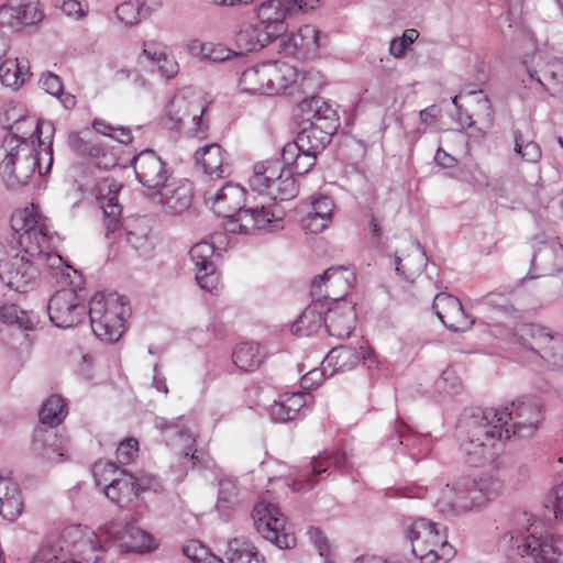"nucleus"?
I'll use <instances>...</instances> for the list:
<instances>
[{
	"label": "nucleus",
	"mask_w": 563,
	"mask_h": 563,
	"mask_svg": "<svg viewBox=\"0 0 563 563\" xmlns=\"http://www.w3.org/2000/svg\"><path fill=\"white\" fill-rule=\"evenodd\" d=\"M543 419V405L533 397L518 398L504 408L479 410L459 427L460 452L465 463L483 466L497 457L511 434L522 439L533 437Z\"/></svg>",
	"instance_id": "1"
},
{
	"label": "nucleus",
	"mask_w": 563,
	"mask_h": 563,
	"mask_svg": "<svg viewBox=\"0 0 563 563\" xmlns=\"http://www.w3.org/2000/svg\"><path fill=\"white\" fill-rule=\"evenodd\" d=\"M8 130L2 139L0 162L2 176H45L53 165L52 139L54 124L20 115L12 124L3 123Z\"/></svg>",
	"instance_id": "2"
},
{
	"label": "nucleus",
	"mask_w": 563,
	"mask_h": 563,
	"mask_svg": "<svg viewBox=\"0 0 563 563\" xmlns=\"http://www.w3.org/2000/svg\"><path fill=\"white\" fill-rule=\"evenodd\" d=\"M249 192L241 185L227 181L214 192L206 194L216 213L228 218L227 230L234 234L261 235L284 229L286 212L283 208L269 210L265 205L245 208Z\"/></svg>",
	"instance_id": "3"
},
{
	"label": "nucleus",
	"mask_w": 563,
	"mask_h": 563,
	"mask_svg": "<svg viewBox=\"0 0 563 563\" xmlns=\"http://www.w3.org/2000/svg\"><path fill=\"white\" fill-rule=\"evenodd\" d=\"M500 547L514 550L521 558L529 556L536 563H563V538L544 532L541 522L527 511L512 514Z\"/></svg>",
	"instance_id": "4"
},
{
	"label": "nucleus",
	"mask_w": 563,
	"mask_h": 563,
	"mask_svg": "<svg viewBox=\"0 0 563 563\" xmlns=\"http://www.w3.org/2000/svg\"><path fill=\"white\" fill-rule=\"evenodd\" d=\"M317 76L318 71L299 74L287 63L265 62L246 68L239 78L238 87L241 92L273 96L284 92L299 79L300 85L306 86V81Z\"/></svg>",
	"instance_id": "5"
},
{
	"label": "nucleus",
	"mask_w": 563,
	"mask_h": 563,
	"mask_svg": "<svg viewBox=\"0 0 563 563\" xmlns=\"http://www.w3.org/2000/svg\"><path fill=\"white\" fill-rule=\"evenodd\" d=\"M103 527L99 532H95L80 525L69 526L55 537L47 538L42 545H53L54 551L51 558L60 559L65 552L71 559L80 563H99L107 553V548L111 541L102 533Z\"/></svg>",
	"instance_id": "6"
},
{
	"label": "nucleus",
	"mask_w": 563,
	"mask_h": 563,
	"mask_svg": "<svg viewBox=\"0 0 563 563\" xmlns=\"http://www.w3.org/2000/svg\"><path fill=\"white\" fill-rule=\"evenodd\" d=\"M510 341L529 363L563 367V333L550 334L534 324H521L515 329Z\"/></svg>",
	"instance_id": "7"
},
{
	"label": "nucleus",
	"mask_w": 563,
	"mask_h": 563,
	"mask_svg": "<svg viewBox=\"0 0 563 563\" xmlns=\"http://www.w3.org/2000/svg\"><path fill=\"white\" fill-rule=\"evenodd\" d=\"M10 224L16 235V246L23 249L30 256L47 255L52 264L63 262L59 255H52L48 252L53 233L48 220L42 214L38 206L31 203L30 207L15 210L11 216Z\"/></svg>",
	"instance_id": "8"
},
{
	"label": "nucleus",
	"mask_w": 563,
	"mask_h": 563,
	"mask_svg": "<svg viewBox=\"0 0 563 563\" xmlns=\"http://www.w3.org/2000/svg\"><path fill=\"white\" fill-rule=\"evenodd\" d=\"M130 308L124 298L117 294L97 292L89 301L91 330L106 342L118 341L124 332L125 317Z\"/></svg>",
	"instance_id": "9"
},
{
	"label": "nucleus",
	"mask_w": 563,
	"mask_h": 563,
	"mask_svg": "<svg viewBox=\"0 0 563 563\" xmlns=\"http://www.w3.org/2000/svg\"><path fill=\"white\" fill-rule=\"evenodd\" d=\"M407 537L412 554L421 563H446L454 555V548L448 543L444 529L426 518H417L407 527Z\"/></svg>",
	"instance_id": "10"
},
{
	"label": "nucleus",
	"mask_w": 563,
	"mask_h": 563,
	"mask_svg": "<svg viewBox=\"0 0 563 563\" xmlns=\"http://www.w3.org/2000/svg\"><path fill=\"white\" fill-rule=\"evenodd\" d=\"M35 257L15 244L0 240V279L9 288L25 292L34 286L38 274L34 264Z\"/></svg>",
	"instance_id": "11"
},
{
	"label": "nucleus",
	"mask_w": 563,
	"mask_h": 563,
	"mask_svg": "<svg viewBox=\"0 0 563 563\" xmlns=\"http://www.w3.org/2000/svg\"><path fill=\"white\" fill-rule=\"evenodd\" d=\"M207 106L200 96L189 90H183L176 93L169 101L165 117L164 125L168 130L179 131L187 119H190V131L198 139H203L209 130L206 120Z\"/></svg>",
	"instance_id": "12"
},
{
	"label": "nucleus",
	"mask_w": 563,
	"mask_h": 563,
	"mask_svg": "<svg viewBox=\"0 0 563 563\" xmlns=\"http://www.w3.org/2000/svg\"><path fill=\"white\" fill-rule=\"evenodd\" d=\"M150 198L158 201L170 212L181 213L192 200V187L187 178H137Z\"/></svg>",
	"instance_id": "13"
},
{
	"label": "nucleus",
	"mask_w": 563,
	"mask_h": 563,
	"mask_svg": "<svg viewBox=\"0 0 563 563\" xmlns=\"http://www.w3.org/2000/svg\"><path fill=\"white\" fill-rule=\"evenodd\" d=\"M252 518L256 532L279 549H291L296 537L286 528V518L279 508L264 500L253 507Z\"/></svg>",
	"instance_id": "14"
},
{
	"label": "nucleus",
	"mask_w": 563,
	"mask_h": 563,
	"mask_svg": "<svg viewBox=\"0 0 563 563\" xmlns=\"http://www.w3.org/2000/svg\"><path fill=\"white\" fill-rule=\"evenodd\" d=\"M349 465L346 452L324 451L296 470L290 487L299 493L308 492L323 478L322 475L328 470L333 467L339 472H344Z\"/></svg>",
	"instance_id": "15"
},
{
	"label": "nucleus",
	"mask_w": 563,
	"mask_h": 563,
	"mask_svg": "<svg viewBox=\"0 0 563 563\" xmlns=\"http://www.w3.org/2000/svg\"><path fill=\"white\" fill-rule=\"evenodd\" d=\"M475 501L473 478L460 476L437 488L434 507L443 515L457 516L476 509Z\"/></svg>",
	"instance_id": "16"
},
{
	"label": "nucleus",
	"mask_w": 563,
	"mask_h": 563,
	"mask_svg": "<svg viewBox=\"0 0 563 563\" xmlns=\"http://www.w3.org/2000/svg\"><path fill=\"white\" fill-rule=\"evenodd\" d=\"M320 0H268L258 8L260 24L277 38L285 31V19L297 13H307L319 7Z\"/></svg>",
	"instance_id": "17"
},
{
	"label": "nucleus",
	"mask_w": 563,
	"mask_h": 563,
	"mask_svg": "<svg viewBox=\"0 0 563 563\" xmlns=\"http://www.w3.org/2000/svg\"><path fill=\"white\" fill-rule=\"evenodd\" d=\"M102 533L123 552L145 553L158 547L156 539L147 531L136 526L135 521L124 525L110 522L103 526Z\"/></svg>",
	"instance_id": "18"
},
{
	"label": "nucleus",
	"mask_w": 563,
	"mask_h": 563,
	"mask_svg": "<svg viewBox=\"0 0 563 563\" xmlns=\"http://www.w3.org/2000/svg\"><path fill=\"white\" fill-rule=\"evenodd\" d=\"M527 74L550 96L558 97L563 91V66L545 52H536L530 60H523Z\"/></svg>",
	"instance_id": "19"
},
{
	"label": "nucleus",
	"mask_w": 563,
	"mask_h": 563,
	"mask_svg": "<svg viewBox=\"0 0 563 563\" xmlns=\"http://www.w3.org/2000/svg\"><path fill=\"white\" fill-rule=\"evenodd\" d=\"M356 280L353 268L346 266L330 267L318 275L311 283V295L321 297L323 301L341 302Z\"/></svg>",
	"instance_id": "20"
},
{
	"label": "nucleus",
	"mask_w": 563,
	"mask_h": 563,
	"mask_svg": "<svg viewBox=\"0 0 563 563\" xmlns=\"http://www.w3.org/2000/svg\"><path fill=\"white\" fill-rule=\"evenodd\" d=\"M48 317L53 324L67 329L81 322L86 316V307L73 289H60L49 299Z\"/></svg>",
	"instance_id": "21"
},
{
	"label": "nucleus",
	"mask_w": 563,
	"mask_h": 563,
	"mask_svg": "<svg viewBox=\"0 0 563 563\" xmlns=\"http://www.w3.org/2000/svg\"><path fill=\"white\" fill-rule=\"evenodd\" d=\"M251 192L269 210L282 208L280 202L291 200L299 192L297 178H250Z\"/></svg>",
	"instance_id": "22"
},
{
	"label": "nucleus",
	"mask_w": 563,
	"mask_h": 563,
	"mask_svg": "<svg viewBox=\"0 0 563 563\" xmlns=\"http://www.w3.org/2000/svg\"><path fill=\"white\" fill-rule=\"evenodd\" d=\"M155 427L161 431L167 445L180 448L191 460L196 457L195 443L198 432L191 418L180 416L170 421L159 418Z\"/></svg>",
	"instance_id": "23"
},
{
	"label": "nucleus",
	"mask_w": 563,
	"mask_h": 563,
	"mask_svg": "<svg viewBox=\"0 0 563 563\" xmlns=\"http://www.w3.org/2000/svg\"><path fill=\"white\" fill-rule=\"evenodd\" d=\"M31 450L36 459L58 464L69 460L70 442L68 438L52 429L37 428L33 434Z\"/></svg>",
	"instance_id": "24"
},
{
	"label": "nucleus",
	"mask_w": 563,
	"mask_h": 563,
	"mask_svg": "<svg viewBox=\"0 0 563 563\" xmlns=\"http://www.w3.org/2000/svg\"><path fill=\"white\" fill-rule=\"evenodd\" d=\"M93 184H87L89 186V195L100 201L103 210L107 236L109 231H114L117 228V221L121 217L122 207L118 202V194L122 189L123 185L115 178H90Z\"/></svg>",
	"instance_id": "25"
},
{
	"label": "nucleus",
	"mask_w": 563,
	"mask_h": 563,
	"mask_svg": "<svg viewBox=\"0 0 563 563\" xmlns=\"http://www.w3.org/2000/svg\"><path fill=\"white\" fill-rule=\"evenodd\" d=\"M117 231L120 232L119 236L123 238L139 256L151 257L154 244L150 238L151 227L145 217L128 218L121 227H119L118 220L115 230H110L109 234Z\"/></svg>",
	"instance_id": "26"
},
{
	"label": "nucleus",
	"mask_w": 563,
	"mask_h": 563,
	"mask_svg": "<svg viewBox=\"0 0 563 563\" xmlns=\"http://www.w3.org/2000/svg\"><path fill=\"white\" fill-rule=\"evenodd\" d=\"M432 310L445 328L455 332L464 331L473 323V320L465 313L461 301L446 292L435 295Z\"/></svg>",
	"instance_id": "27"
},
{
	"label": "nucleus",
	"mask_w": 563,
	"mask_h": 563,
	"mask_svg": "<svg viewBox=\"0 0 563 563\" xmlns=\"http://www.w3.org/2000/svg\"><path fill=\"white\" fill-rule=\"evenodd\" d=\"M391 448L400 446L404 454L413 461H419L428 455L431 450L430 440L420 433H416L402 420H397L391 435L387 439Z\"/></svg>",
	"instance_id": "28"
},
{
	"label": "nucleus",
	"mask_w": 563,
	"mask_h": 563,
	"mask_svg": "<svg viewBox=\"0 0 563 563\" xmlns=\"http://www.w3.org/2000/svg\"><path fill=\"white\" fill-rule=\"evenodd\" d=\"M312 395L305 391L280 395L269 407L275 422H288L305 416L311 408Z\"/></svg>",
	"instance_id": "29"
},
{
	"label": "nucleus",
	"mask_w": 563,
	"mask_h": 563,
	"mask_svg": "<svg viewBox=\"0 0 563 563\" xmlns=\"http://www.w3.org/2000/svg\"><path fill=\"white\" fill-rule=\"evenodd\" d=\"M371 353L372 351L364 340H361L356 346L339 345L327 354L322 366L324 369L331 367V374L335 372H346L354 368L362 360L366 361Z\"/></svg>",
	"instance_id": "30"
},
{
	"label": "nucleus",
	"mask_w": 563,
	"mask_h": 563,
	"mask_svg": "<svg viewBox=\"0 0 563 563\" xmlns=\"http://www.w3.org/2000/svg\"><path fill=\"white\" fill-rule=\"evenodd\" d=\"M44 14L34 2L8 0L0 7V22L14 29L36 24Z\"/></svg>",
	"instance_id": "31"
},
{
	"label": "nucleus",
	"mask_w": 563,
	"mask_h": 563,
	"mask_svg": "<svg viewBox=\"0 0 563 563\" xmlns=\"http://www.w3.org/2000/svg\"><path fill=\"white\" fill-rule=\"evenodd\" d=\"M298 108L307 121L335 133L339 126V115L329 102L320 97H311L303 99Z\"/></svg>",
	"instance_id": "32"
},
{
	"label": "nucleus",
	"mask_w": 563,
	"mask_h": 563,
	"mask_svg": "<svg viewBox=\"0 0 563 563\" xmlns=\"http://www.w3.org/2000/svg\"><path fill=\"white\" fill-rule=\"evenodd\" d=\"M356 313L350 303L335 302L333 307H327L325 330L334 338L344 340L349 338L355 328Z\"/></svg>",
	"instance_id": "33"
},
{
	"label": "nucleus",
	"mask_w": 563,
	"mask_h": 563,
	"mask_svg": "<svg viewBox=\"0 0 563 563\" xmlns=\"http://www.w3.org/2000/svg\"><path fill=\"white\" fill-rule=\"evenodd\" d=\"M328 302L317 298L302 311L291 324V332L299 336H309L325 327Z\"/></svg>",
	"instance_id": "34"
},
{
	"label": "nucleus",
	"mask_w": 563,
	"mask_h": 563,
	"mask_svg": "<svg viewBox=\"0 0 563 563\" xmlns=\"http://www.w3.org/2000/svg\"><path fill=\"white\" fill-rule=\"evenodd\" d=\"M319 31L312 25H303L296 33L283 40L282 46L287 54H300L303 57L314 55L320 47Z\"/></svg>",
	"instance_id": "35"
},
{
	"label": "nucleus",
	"mask_w": 563,
	"mask_h": 563,
	"mask_svg": "<svg viewBox=\"0 0 563 563\" xmlns=\"http://www.w3.org/2000/svg\"><path fill=\"white\" fill-rule=\"evenodd\" d=\"M317 163V155L303 153L296 144L287 143L282 152L279 176H305Z\"/></svg>",
	"instance_id": "36"
},
{
	"label": "nucleus",
	"mask_w": 563,
	"mask_h": 563,
	"mask_svg": "<svg viewBox=\"0 0 563 563\" xmlns=\"http://www.w3.org/2000/svg\"><path fill=\"white\" fill-rule=\"evenodd\" d=\"M142 489H144V487L137 479L123 471L120 477L107 484L104 494L118 506L128 507L139 496V492Z\"/></svg>",
	"instance_id": "37"
},
{
	"label": "nucleus",
	"mask_w": 563,
	"mask_h": 563,
	"mask_svg": "<svg viewBox=\"0 0 563 563\" xmlns=\"http://www.w3.org/2000/svg\"><path fill=\"white\" fill-rule=\"evenodd\" d=\"M275 37L269 34L260 23H242L238 26L234 35L236 46L244 52H254L262 49Z\"/></svg>",
	"instance_id": "38"
},
{
	"label": "nucleus",
	"mask_w": 563,
	"mask_h": 563,
	"mask_svg": "<svg viewBox=\"0 0 563 563\" xmlns=\"http://www.w3.org/2000/svg\"><path fill=\"white\" fill-rule=\"evenodd\" d=\"M142 55L155 65L159 75L166 79L174 78L179 71V65L175 56L159 43L145 42Z\"/></svg>",
	"instance_id": "39"
},
{
	"label": "nucleus",
	"mask_w": 563,
	"mask_h": 563,
	"mask_svg": "<svg viewBox=\"0 0 563 563\" xmlns=\"http://www.w3.org/2000/svg\"><path fill=\"white\" fill-rule=\"evenodd\" d=\"M333 134L314 123H309L308 126L298 132L295 141L289 144H296L301 152L312 153L318 156L330 143Z\"/></svg>",
	"instance_id": "40"
},
{
	"label": "nucleus",
	"mask_w": 563,
	"mask_h": 563,
	"mask_svg": "<svg viewBox=\"0 0 563 563\" xmlns=\"http://www.w3.org/2000/svg\"><path fill=\"white\" fill-rule=\"evenodd\" d=\"M21 490L9 478L0 476V515L9 521H15L23 512Z\"/></svg>",
	"instance_id": "41"
},
{
	"label": "nucleus",
	"mask_w": 563,
	"mask_h": 563,
	"mask_svg": "<svg viewBox=\"0 0 563 563\" xmlns=\"http://www.w3.org/2000/svg\"><path fill=\"white\" fill-rule=\"evenodd\" d=\"M196 162L201 166L205 174H217V176H221L224 173L228 175L231 174V169L227 163V153L217 143L199 148L196 152Z\"/></svg>",
	"instance_id": "42"
},
{
	"label": "nucleus",
	"mask_w": 563,
	"mask_h": 563,
	"mask_svg": "<svg viewBox=\"0 0 563 563\" xmlns=\"http://www.w3.org/2000/svg\"><path fill=\"white\" fill-rule=\"evenodd\" d=\"M31 75L27 60L8 58L0 64V81L13 90L20 88Z\"/></svg>",
	"instance_id": "43"
},
{
	"label": "nucleus",
	"mask_w": 563,
	"mask_h": 563,
	"mask_svg": "<svg viewBox=\"0 0 563 563\" xmlns=\"http://www.w3.org/2000/svg\"><path fill=\"white\" fill-rule=\"evenodd\" d=\"M0 321L20 330H32L38 323V316L31 310H23L15 303L0 306Z\"/></svg>",
	"instance_id": "44"
},
{
	"label": "nucleus",
	"mask_w": 563,
	"mask_h": 563,
	"mask_svg": "<svg viewBox=\"0 0 563 563\" xmlns=\"http://www.w3.org/2000/svg\"><path fill=\"white\" fill-rule=\"evenodd\" d=\"M135 176H163L167 173L165 163L153 150H145L132 161Z\"/></svg>",
	"instance_id": "45"
},
{
	"label": "nucleus",
	"mask_w": 563,
	"mask_h": 563,
	"mask_svg": "<svg viewBox=\"0 0 563 563\" xmlns=\"http://www.w3.org/2000/svg\"><path fill=\"white\" fill-rule=\"evenodd\" d=\"M234 364L244 372L256 369L264 360L258 344L241 343L232 353Z\"/></svg>",
	"instance_id": "46"
},
{
	"label": "nucleus",
	"mask_w": 563,
	"mask_h": 563,
	"mask_svg": "<svg viewBox=\"0 0 563 563\" xmlns=\"http://www.w3.org/2000/svg\"><path fill=\"white\" fill-rule=\"evenodd\" d=\"M238 503L239 492L235 482L231 478L219 479L216 508L224 520L230 518L231 510Z\"/></svg>",
	"instance_id": "47"
},
{
	"label": "nucleus",
	"mask_w": 563,
	"mask_h": 563,
	"mask_svg": "<svg viewBox=\"0 0 563 563\" xmlns=\"http://www.w3.org/2000/svg\"><path fill=\"white\" fill-rule=\"evenodd\" d=\"M394 265L397 275L405 280H413V278L422 272L426 265V256L424 253L416 250L405 257L396 255L394 257Z\"/></svg>",
	"instance_id": "48"
},
{
	"label": "nucleus",
	"mask_w": 563,
	"mask_h": 563,
	"mask_svg": "<svg viewBox=\"0 0 563 563\" xmlns=\"http://www.w3.org/2000/svg\"><path fill=\"white\" fill-rule=\"evenodd\" d=\"M117 18L125 25H134L140 21L147 19L152 9L144 2L126 1L117 7Z\"/></svg>",
	"instance_id": "49"
},
{
	"label": "nucleus",
	"mask_w": 563,
	"mask_h": 563,
	"mask_svg": "<svg viewBox=\"0 0 563 563\" xmlns=\"http://www.w3.org/2000/svg\"><path fill=\"white\" fill-rule=\"evenodd\" d=\"M66 405L62 397L57 395L49 396L42 405L40 420L43 424L49 427L58 426L66 417Z\"/></svg>",
	"instance_id": "50"
},
{
	"label": "nucleus",
	"mask_w": 563,
	"mask_h": 563,
	"mask_svg": "<svg viewBox=\"0 0 563 563\" xmlns=\"http://www.w3.org/2000/svg\"><path fill=\"white\" fill-rule=\"evenodd\" d=\"M38 85L45 92L56 97L66 109H73L76 106L75 96L63 91L62 80L56 74H44Z\"/></svg>",
	"instance_id": "51"
},
{
	"label": "nucleus",
	"mask_w": 563,
	"mask_h": 563,
	"mask_svg": "<svg viewBox=\"0 0 563 563\" xmlns=\"http://www.w3.org/2000/svg\"><path fill=\"white\" fill-rule=\"evenodd\" d=\"M258 553L257 549L244 537L233 538L228 542L225 558L229 563H246Z\"/></svg>",
	"instance_id": "52"
},
{
	"label": "nucleus",
	"mask_w": 563,
	"mask_h": 563,
	"mask_svg": "<svg viewBox=\"0 0 563 563\" xmlns=\"http://www.w3.org/2000/svg\"><path fill=\"white\" fill-rule=\"evenodd\" d=\"M500 488V482L493 477H482L478 481L473 479V494L476 497V509L483 507L488 500L496 498Z\"/></svg>",
	"instance_id": "53"
},
{
	"label": "nucleus",
	"mask_w": 563,
	"mask_h": 563,
	"mask_svg": "<svg viewBox=\"0 0 563 563\" xmlns=\"http://www.w3.org/2000/svg\"><path fill=\"white\" fill-rule=\"evenodd\" d=\"M515 153L528 163H537L541 158V148L538 143L527 139L520 130H514Z\"/></svg>",
	"instance_id": "54"
},
{
	"label": "nucleus",
	"mask_w": 563,
	"mask_h": 563,
	"mask_svg": "<svg viewBox=\"0 0 563 563\" xmlns=\"http://www.w3.org/2000/svg\"><path fill=\"white\" fill-rule=\"evenodd\" d=\"M214 255V245L208 241H200L196 243L189 251V256L195 265V271L206 267L214 266L212 261Z\"/></svg>",
	"instance_id": "55"
},
{
	"label": "nucleus",
	"mask_w": 563,
	"mask_h": 563,
	"mask_svg": "<svg viewBox=\"0 0 563 563\" xmlns=\"http://www.w3.org/2000/svg\"><path fill=\"white\" fill-rule=\"evenodd\" d=\"M121 472H123V470H120L112 462L99 461L95 463L92 467L96 485L102 487L103 492H106L107 484L112 483L113 479L120 477Z\"/></svg>",
	"instance_id": "56"
},
{
	"label": "nucleus",
	"mask_w": 563,
	"mask_h": 563,
	"mask_svg": "<svg viewBox=\"0 0 563 563\" xmlns=\"http://www.w3.org/2000/svg\"><path fill=\"white\" fill-rule=\"evenodd\" d=\"M429 487L416 483L406 484L397 487H389L386 489V496L389 498L405 497V498H426L429 495Z\"/></svg>",
	"instance_id": "57"
},
{
	"label": "nucleus",
	"mask_w": 563,
	"mask_h": 563,
	"mask_svg": "<svg viewBox=\"0 0 563 563\" xmlns=\"http://www.w3.org/2000/svg\"><path fill=\"white\" fill-rule=\"evenodd\" d=\"M68 145L73 151L81 155L99 157L102 153V146L85 140L78 133H71L68 136Z\"/></svg>",
	"instance_id": "58"
},
{
	"label": "nucleus",
	"mask_w": 563,
	"mask_h": 563,
	"mask_svg": "<svg viewBox=\"0 0 563 563\" xmlns=\"http://www.w3.org/2000/svg\"><path fill=\"white\" fill-rule=\"evenodd\" d=\"M196 280L198 285L211 294H216L220 286V276L216 269V266L210 268H202L196 271Z\"/></svg>",
	"instance_id": "59"
},
{
	"label": "nucleus",
	"mask_w": 563,
	"mask_h": 563,
	"mask_svg": "<svg viewBox=\"0 0 563 563\" xmlns=\"http://www.w3.org/2000/svg\"><path fill=\"white\" fill-rule=\"evenodd\" d=\"M418 33L416 30H406L401 37L393 38L389 45V52L395 57H401L409 45L417 38Z\"/></svg>",
	"instance_id": "60"
},
{
	"label": "nucleus",
	"mask_w": 563,
	"mask_h": 563,
	"mask_svg": "<svg viewBox=\"0 0 563 563\" xmlns=\"http://www.w3.org/2000/svg\"><path fill=\"white\" fill-rule=\"evenodd\" d=\"M137 440L130 438L119 443L115 456L119 463L125 465L129 464L137 455Z\"/></svg>",
	"instance_id": "61"
},
{
	"label": "nucleus",
	"mask_w": 563,
	"mask_h": 563,
	"mask_svg": "<svg viewBox=\"0 0 563 563\" xmlns=\"http://www.w3.org/2000/svg\"><path fill=\"white\" fill-rule=\"evenodd\" d=\"M53 4L60 9L65 15L75 20L86 16L88 12L78 0H53Z\"/></svg>",
	"instance_id": "62"
},
{
	"label": "nucleus",
	"mask_w": 563,
	"mask_h": 563,
	"mask_svg": "<svg viewBox=\"0 0 563 563\" xmlns=\"http://www.w3.org/2000/svg\"><path fill=\"white\" fill-rule=\"evenodd\" d=\"M311 209L312 213L317 214L318 217L327 218V221L331 222L334 211V203L331 198L327 196L312 198Z\"/></svg>",
	"instance_id": "63"
},
{
	"label": "nucleus",
	"mask_w": 563,
	"mask_h": 563,
	"mask_svg": "<svg viewBox=\"0 0 563 563\" xmlns=\"http://www.w3.org/2000/svg\"><path fill=\"white\" fill-rule=\"evenodd\" d=\"M438 385L449 394H457L462 389V380L453 368H445L442 372Z\"/></svg>",
	"instance_id": "64"
}]
</instances>
